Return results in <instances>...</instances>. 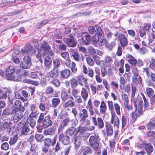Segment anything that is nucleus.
I'll use <instances>...</instances> for the list:
<instances>
[{"instance_id": "f257e3e1", "label": "nucleus", "mask_w": 155, "mask_h": 155, "mask_svg": "<svg viewBox=\"0 0 155 155\" xmlns=\"http://www.w3.org/2000/svg\"><path fill=\"white\" fill-rule=\"evenodd\" d=\"M21 52L24 57L23 58V61L20 63V67L23 69H29L31 66V63L29 54L32 55L34 54L35 50L31 46L27 45L22 48Z\"/></svg>"}, {"instance_id": "f03ea898", "label": "nucleus", "mask_w": 155, "mask_h": 155, "mask_svg": "<svg viewBox=\"0 0 155 155\" xmlns=\"http://www.w3.org/2000/svg\"><path fill=\"white\" fill-rule=\"evenodd\" d=\"M15 69L12 66H10L6 69L5 71V77L7 79L14 81H21L20 78L19 79L15 78L14 74L15 72Z\"/></svg>"}, {"instance_id": "7ed1b4c3", "label": "nucleus", "mask_w": 155, "mask_h": 155, "mask_svg": "<svg viewBox=\"0 0 155 155\" xmlns=\"http://www.w3.org/2000/svg\"><path fill=\"white\" fill-rule=\"evenodd\" d=\"M98 137H95L94 136H91L89 139L90 146L95 150L97 151V152L98 154L101 153V151L98 150L99 146L100 141L98 139Z\"/></svg>"}, {"instance_id": "20e7f679", "label": "nucleus", "mask_w": 155, "mask_h": 155, "mask_svg": "<svg viewBox=\"0 0 155 155\" xmlns=\"http://www.w3.org/2000/svg\"><path fill=\"white\" fill-rule=\"evenodd\" d=\"M63 41L68 47L74 48L77 45L74 38L71 34L69 35L68 37L64 38Z\"/></svg>"}, {"instance_id": "39448f33", "label": "nucleus", "mask_w": 155, "mask_h": 155, "mask_svg": "<svg viewBox=\"0 0 155 155\" xmlns=\"http://www.w3.org/2000/svg\"><path fill=\"white\" fill-rule=\"evenodd\" d=\"M58 134L59 141L61 142L64 145L68 144L70 142L69 137L68 135L65 134L63 133V130L61 131L58 130Z\"/></svg>"}, {"instance_id": "423d86ee", "label": "nucleus", "mask_w": 155, "mask_h": 155, "mask_svg": "<svg viewBox=\"0 0 155 155\" xmlns=\"http://www.w3.org/2000/svg\"><path fill=\"white\" fill-rule=\"evenodd\" d=\"M137 147L138 148H142L143 149H145L148 155H150V153L153 150V148L152 145L150 143L146 142L143 143H142L140 144Z\"/></svg>"}, {"instance_id": "0eeeda50", "label": "nucleus", "mask_w": 155, "mask_h": 155, "mask_svg": "<svg viewBox=\"0 0 155 155\" xmlns=\"http://www.w3.org/2000/svg\"><path fill=\"white\" fill-rule=\"evenodd\" d=\"M93 125L95 126H97L99 129H102L104 127V123L103 120L100 117H98L96 119L94 117H91Z\"/></svg>"}, {"instance_id": "6e6552de", "label": "nucleus", "mask_w": 155, "mask_h": 155, "mask_svg": "<svg viewBox=\"0 0 155 155\" xmlns=\"http://www.w3.org/2000/svg\"><path fill=\"white\" fill-rule=\"evenodd\" d=\"M22 112L20 110H16L15 109H12V115L13 119L15 122H18L23 117Z\"/></svg>"}, {"instance_id": "1a4fd4ad", "label": "nucleus", "mask_w": 155, "mask_h": 155, "mask_svg": "<svg viewBox=\"0 0 155 155\" xmlns=\"http://www.w3.org/2000/svg\"><path fill=\"white\" fill-rule=\"evenodd\" d=\"M121 97L123 101L125 107L128 110H132L133 109L132 106L128 104L129 101L127 95L125 93H122L121 95Z\"/></svg>"}, {"instance_id": "9d476101", "label": "nucleus", "mask_w": 155, "mask_h": 155, "mask_svg": "<svg viewBox=\"0 0 155 155\" xmlns=\"http://www.w3.org/2000/svg\"><path fill=\"white\" fill-rule=\"evenodd\" d=\"M118 38L120 44L123 47H124L127 45L128 43L127 38L124 34H120L118 35Z\"/></svg>"}, {"instance_id": "9b49d317", "label": "nucleus", "mask_w": 155, "mask_h": 155, "mask_svg": "<svg viewBox=\"0 0 155 155\" xmlns=\"http://www.w3.org/2000/svg\"><path fill=\"white\" fill-rule=\"evenodd\" d=\"M86 107L88 110L89 114L91 116H93L95 114H97L98 113V110L97 109L93 108L90 100L88 101Z\"/></svg>"}, {"instance_id": "f8f14e48", "label": "nucleus", "mask_w": 155, "mask_h": 155, "mask_svg": "<svg viewBox=\"0 0 155 155\" xmlns=\"http://www.w3.org/2000/svg\"><path fill=\"white\" fill-rule=\"evenodd\" d=\"M70 50L72 53V57L74 60L78 62L83 61V56L80 55L78 52L75 51L74 49L71 48Z\"/></svg>"}, {"instance_id": "ddd939ff", "label": "nucleus", "mask_w": 155, "mask_h": 155, "mask_svg": "<svg viewBox=\"0 0 155 155\" xmlns=\"http://www.w3.org/2000/svg\"><path fill=\"white\" fill-rule=\"evenodd\" d=\"M110 122L112 124H113L114 127H115L117 129L119 128L120 120L117 116L115 114H112Z\"/></svg>"}, {"instance_id": "4468645a", "label": "nucleus", "mask_w": 155, "mask_h": 155, "mask_svg": "<svg viewBox=\"0 0 155 155\" xmlns=\"http://www.w3.org/2000/svg\"><path fill=\"white\" fill-rule=\"evenodd\" d=\"M82 43L84 45H88L91 39L89 34L86 32L83 33L81 35Z\"/></svg>"}, {"instance_id": "2eb2a0df", "label": "nucleus", "mask_w": 155, "mask_h": 155, "mask_svg": "<svg viewBox=\"0 0 155 155\" xmlns=\"http://www.w3.org/2000/svg\"><path fill=\"white\" fill-rule=\"evenodd\" d=\"M61 98L63 101H65L69 99L72 100L74 99L73 97L68 94L64 90H62L61 92Z\"/></svg>"}, {"instance_id": "dca6fc26", "label": "nucleus", "mask_w": 155, "mask_h": 155, "mask_svg": "<svg viewBox=\"0 0 155 155\" xmlns=\"http://www.w3.org/2000/svg\"><path fill=\"white\" fill-rule=\"evenodd\" d=\"M88 117L87 111L85 109H83L78 114V119L80 121H84Z\"/></svg>"}, {"instance_id": "f3484780", "label": "nucleus", "mask_w": 155, "mask_h": 155, "mask_svg": "<svg viewBox=\"0 0 155 155\" xmlns=\"http://www.w3.org/2000/svg\"><path fill=\"white\" fill-rule=\"evenodd\" d=\"M14 108L16 110H20L21 111L23 112L25 110V108L24 106H21V102L19 100H17L15 101L14 104L13 105Z\"/></svg>"}, {"instance_id": "a211bd4d", "label": "nucleus", "mask_w": 155, "mask_h": 155, "mask_svg": "<svg viewBox=\"0 0 155 155\" xmlns=\"http://www.w3.org/2000/svg\"><path fill=\"white\" fill-rule=\"evenodd\" d=\"M70 121V119L69 117L63 120L61 123L60 124L58 130L59 131L63 130L64 128L68 125Z\"/></svg>"}, {"instance_id": "6ab92c4d", "label": "nucleus", "mask_w": 155, "mask_h": 155, "mask_svg": "<svg viewBox=\"0 0 155 155\" xmlns=\"http://www.w3.org/2000/svg\"><path fill=\"white\" fill-rule=\"evenodd\" d=\"M31 133V131L29 129L28 124L25 122L21 128V134L23 135H28Z\"/></svg>"}, {"instance_id": "aec40b11", "label": "nucleus", "mask_w": 155, "mask_h": 155, "mask_svg": "<svg viewBox=\"0 0 155 155\" xmlns=\"http://www.w3.org/2000/svg\"><path fill=\"white\" fill-rule=\"evenodd\" d=\"M66 133L68 135L71 137H75L78 134L76 129L72 127L68 128L66 130Z\"/></svg>"}, {"instance_id": "412c9836", "label": "nucleus", "mask_w": 155, "mask_h": 155, "mask_svg": "<svg viewBox=\"0 0 155 155\" xmlns=\"http://www.w3.org/2000/svg\"><path fill=\"white\" fill-rule=\"evenodd\" d=\"M52 122L51 120L50 117L49 116H45L43 121V126L45 128H47L51 126L52 124Z\"/></svg>"}, {"instance_id": "4be33fe9", "label": "nucleus", "mask_w": 155, "mask_h": 155, "mask_svg": "<svg viewBox=\"0 0 155 155\" xmlns=\"http://www.w3.org/2000/svg\"><path fill=\"white\" fill-rule=\"evenodd\" d=\"M105 127L107 135L108 136L112 135L113 133L112 126L110 123L107 122L105 124Z\"/></svg>"}, {"instance_id": "5701e85b", "label": "nucleus", "mask_w": 155, "mask_h": 155, "mask_svg": "<svg viewBox=\"0 0 155 155\" xmlns=\"http://www.w3.org/2000/svg\"><path fill=\"white\" fill-rule=\"evenodd\" d=\"M126 58L128 62L131 65H134L136 64L137 61L131 55L129 54H127L126 55Z\"/></svg>"}, {"instance_id": "b1692460", "label": "nucleus", "mask_w": 155, "mask_h": 155, "mask_svg": "<svg viewBox=\"0 0 155 155\" xmlns=\"http://www.w3.org/2000/svg\"><path fill=\"white\" fill-rule=\"evenodd\" d=\"M142 79L140 76H138L132 77V83L131 85H137L139 84H142Z\"/></svg>"}, {"instance_id": "393cba45", "label": "nucleus", "mask_w": 155, "mask_h": 155, "mask_svg": "<svg viewBox=\"0 0 155 155\" xmlns=\"http://www.w3.org/2000/svg\"><path fill=\"white\" fill-rule=\"evenodd\" d=\"M70 75V71L68 69H66L62 70L60 72V76L63 78L67 79Z\"/></svg>"}, {"instance_id": "a878e982", "label": "nucleus", "mask_w": 155, "mask_h": 155, "mask_svg": "<svg viewBox=\"0 0 155 155\" xmlns=\"http://www.w3.org/2000/svg\"><path fill=\"white\" fill-rule=\"evenodd\" d=\"M133 102L134 104V106L135 107V111L131 113V116L132 120H135L137 117L140 115L138 114H137L136 112L137 109L136 101L134 99Z\"/></svg>"}, {"instance_id": "bb28decb", "label": "nucleus", "mask_w": 155, "mask_h": 155, "mask_svg": "<svg viewBox=\"0 0 155 155\" xmlns=\"http://www.w3.org/2000/svg\"><path fill=\"white\" fill-rule=\"evenodd\" d=\"M81 97L83 99L86 101L88 96V91L86 88L83 87L81 89Z\"/></svg>"}, {"instance_id": "cd10ccee", "label": "nucleus", "mask_w": 155, "mask_h": 155, "mask_svg": "<svg viewBox=\"0 0 155 155\" xmlns=\"http://www.w3.org/2000/svg\"><path fill=\"white\" fill-rule=\"evenodd\" d=\"M112 58L111 57L108 55H106L104 57V63L103 65L104 67H107L112 62Z\"/></svg>"}, {"instance_id": "c85d7f7f", "label": "nucleus", "mask_w": 155, "mask_h": 155, "mask_svg": "<svg viewBox=\"0 0 155 155\" xmlns=\"http://www.w3.org/2000/svg\"><path fill=\"white\" fill-rule=\"evenodd\" d=\"M52 61L51 58L46 57L45 58L44 64L46 68L48 69L51 68L52 66Z\"/></svg>"}, {"instance_id": "c756f323", "label": "nucleus", "mask_w": 155, "mask_h": 155, "mask_svg": "<svg viewBox=\"0 0 155 155\" xmlns=\"http://www.w3.org/2000/svg\"><path fill=\"white\" fill-rule=\"evenodd\" d=\"M149 42L148 44L150 45V47L151 49H152V47H154V46L155 45L154 43L152 45H150V43H152L153 42L154 40L155 39V31H152L151 34L149 35Z\"/></svg>"}, {"instance_id": "7c9ffc66", "label": "nucleus", "mask_w": 155, "mask_h": 155, "mask_svg": "<svg viewBox=\"0 0 155 155\" xmlns=\"http://www.w3.org/2000/svg\"><path fill=\"white\" fill-rule=\"evenodd\" d=\"M82 141V139L81 137L80 136H77L75 138L74 141V142L75 148L76 149L79 148Z\"/></svg>"}, {"instance_id": "2f4dec72", "label": "nucleus", "mask_w": 155, "mask_h": 155, "mask_svg": "<svg viewBox=\"0 0 155 155\" xmlns=\"http://www.w3.org/2000/svg\"><path fill=\"white\" fill-rule=\"evenodd\" d=\"M49 75L51 78H56L58 76V71L57 69L54 68L49 72Z\"/></svg>"}, {"instance_id": "473e14b6", "label": "nucleus", "mask_w": 155, "mask_h": 155, "mask_svg": "<svg viewBox=\"0 0 155 155\" xmlns=\"http://www.w3.org/2000/svg\"><path fill=\"white\" fill-rule=\"evenodd\" d=\"M148 129H153L155 127V118H152L150 119V121L147 125Z\"/></svg>"}, {"instance_id": "72a5a7b5", "label": "nucleus", "mask_w": 155, "mask_h": 155, "mask_svg": "<svg viewBox=\"0 0 155 155\" xmlns=\"http://www.w3.org/2000/svg\"><path fill=\"white\" fill-rule=\"evenodd\" d=\"M55 127H51L44 130V133L46 135H53L54 134Z\"/></svg>"}, {"instance_id": "f704fd0d", "label": "nucleus", "mask_w": 155, "mask_h": 155, "mask_svg": "<svg viewBox=\"0 0 155 155\" xmlns=\"http://www.w3.org/2000/svg\"><path fill=\"white\" fill-rule=\"evenodd\" d=\"M63 107L64 108L68 107H73L75 106L74 102L71 100H68L63 104Z\"/></svg>"}, {"instance_id": "c9c22d12", "label": "nucleus", "mask_w": 155, "mask_h": 155, "mask_svg": "<svg viewBox=\"0 0 155 155\" xmlns=\"http://www.w3.org/2000/svg\"><path fill=\"white\" fill-rule=\"evenodd\" d=\"M87 79L85 78L84 76H80L78 77L77 79V81L79 84L81 86L83 85V83L86 85L87 84Z\"/></svg>"}, {"instance_id": "e433bc0d", "label": "nucleus", "mask_w": 155, "mask_h": 155, "mask_svg": "<svg viewBox=\"0 0 155 155\" xmlns=\"http://www.w3.org/2000/svg\"><path fill=\"white\" fill-rule=\"evenodd\" d=\"M100 113L102 114H104L107 110L106 104L104 101H102L101 103L100 107Z\"/></svg>"}, {"instance_id": "4c0bfd02", "label": "nucleus", "mask_w": 155, "mask_h": 155, "mask_svg": "<svg viewBox=\"0 0 155 155\" xmlns=\"http://www.w3.org/2000/svg\"><path fill=\"white\" fill-rule=\"evenodd\" d=\"M100 37L99 40L98 41V45L100 46H103L104 45H105L106 47L107 45V41L106 38L104 37L103 35L101 39Z\"/></svg>"}, {"instance_id": "58836bf2", "label": "nucleus", "mask_w": 155, "mask_h": 155, "mask_svg": "<svg viewBox=\"0 0 155 155\" xmlns=\"http://www.w3.org/2000/svg\"><path fill=\"white\" fill-rule=\"evenodd\" d=\"M27 124L28 123L32 128L35 127V121L33 119V118L28 117L27 119V121L26 122Z\"/></svg>"}, {"instance_id": "ea45409f", "label": "nucleus", "mask_w": 155, "mask_h": 155, "mask_svg": "<svg viewBox=\"0 0 155 155\" xmlns=\"http://www.w3.org/2000/svg\"><path fill=\"white\" fill-rule=\"evenodd\" d=\"M51 47L46 42H43L41 45L40 48L45 52H46Z\"/></svg>"}, {"instance_id": "a19ab883", "label": "nucleus", "mask_w": 155, "mask_h": 155, "mask_svg": "<svg viewBox=\"0 0 155 155\" xmlns=\"http://www.w3.org/2000/svg\"><path fill=\"white\" fill-rule=\"evenodd\" d=\"M70 83L72 88H76L78 84L77 80L74 78H72L70 80Z\"/></svg>"}, {"instance_id": "79ce46f5", "label": "nucleus", "mask_w": 155, "mask_h": 155, "mask_svg": "<svg viewBox=\"0 0 155 155\" xmlns=\"http://www.w3.org/2000/svg\"><path fill=\"white\" fill-rule=\"evenodd\" d=\"M60 100L58 98H54L52 100V107L55 108L59 104Z\"/></svg>"}, {"instance_id": "37998d69", "label": "nucleus", "mask_w": 155, "mask_h": 155, "mask_svg": "<svg viewBox=\"0 0 155 155\" xmlns=\"http://www.w3.org/2000/svg\"><path fill=\"white\" fill-rule=\"evenodd\" d=\"M53 63L54 68H58L61 64V62L59 59L55 58L53 60Z\"/></svg>"}, {"instance_id": "c03bdc74", "label": "nucleus", "mask_w": 155, "mask_h": 155, "mask_svg": "<svg viewBox=\"0 0 155 155\" xmlns=\"http://www.w3.org/2000/svg\"><path fill=\"white\" fill-rule=\"evenodd\" d=\"M146 92L149 97H151L152 96L154 95V92L153 90L151 88L147 87L146 88Z\"/></svg>"}, {"instance_id": "a18cd8bd", "label": "nucleus", "mask_w": 155, "mask_h": 155, "mask_svg": "<svg viewBox=\"0 0 155 155\" xmlns=\"http://www.w3.org/2000/svg\"><path fill=\"white\" fill-rule=\"evenodd\" d=\"M18 139V135H15L13 137L10 139L9 141L10 145H13L15 143L17 142Z\"/></svg>"}, {"instance_id": "49530a36", "label": "nucleus", "mask_w": 155, "mask_h": 155, "mask_svg": "<svg viewBox=\"0 0 155 155\" xmlns=\"http://www.w3.org/2000/svg\"><path fill=\"white\" fill-rule=\"evenodd\" d=\"M114 109H115L117 114L119 115H120V105L117 103H114Z\"/></svg>"}, {"instance_id": "de8ad7c7", "label": "nucleus", "mask_w": 155, "mask_h": 155, "mask_svg": "<svg viewBox=\"0 0 155 155\" xmlns=\"http://www.w3.org/2000/svg\"><path fill=\"white\" fill-rule=\"evenodd\" d=\"M54 89L51 86H48L46 87L45 90V93L46 94H51L53 93Z\"/></svg>"}, {"instance_id": "09e8293b", "label": "nucleus", "mask_w": 155, "mask_h": 155, "mask_svg": "<svg viewBox=\"0 0 155 155\" xmlns=\"http://www.w3.org/2000/svg\"><path fill=\"white\" fill-rule=\"evenodd\" d=\"M54 79L52 81H50V82L53 84L56 87H58L60 85L61 83L58 79L56 78Z\"/></svg>"}, {"instance_id": "8fccbe9b", "label": "nucleus", "mask_w": 155, "mask_h": 155, "mask_svg": "<svg viewBox=\"0 0 155 155\" xmlns=\"http://www.w3.org/2000/svg\"><path fill=\"white\" fill-rule=\"evenodd\" d=\"M97 32L96 35H98V37H101L104 35V32L100 27H98L97 28Z\"/></svg>"}, {"instance_id": "3c124183", "label": "nucleus", "mask_w": 155, "mask_h": 155, "mask_svg": "<svg viewBox=\"0 0 155 155\" xmlns=\"http://www.w3.org/2000/svg\"><path fill=\"white\" fill-rule=\"evenodd\" d=\"M68 117V114L67 112L60 114L58 115V118L60 119H64Z\"/></svg>"}, {"instance_id": "603ef678", "label": "nucleus", "mask_w": 155, "mask_h": 155, "mask_svg": "<svg viewBox=\"0 0 155 155\" xmlns=\"http://www.w3.org/2000/svg\"><path fill=\"white\" fill-rule=\"evenodd\" d=\"M45 114L42 113H41L38 117V122L39 123H41L44 120L45 117Z\"/></svg>"}, {"instance_id": "864d4df0", "label": "nucleus", "mask_w": 155, "mask_h": 155, "mask_svg": "<svg viewBox=\"0 0 155 155\" xmlns=\"http://www.w3.org/2000/svg\"><path fill=\"white\" fill-rule=\"evenodd\" d=\"M86 60L87 64L90 66H93L94 64L93 60L90 57H87Z\"/></svg>"}, {"instance_id": "5fc2aeb1", "label": "nucleus", "mask_w": 155, "mask_h": 155, "mask_svg": "<svg viewBox=\"0 0 155 155\" xmlns=\"http://www.w3.org/2000/svg\"><path fill=\"white\" fill-rule=\"evenodd\" d=\"M71 91V94L74 97L78 95L79 93V91L76 88H72Z\"/></svg>"}, {"instance_id": "6e6d98bb", "label": "nucleus", "mask_w": 155, "mask_h": 155, "mask_svg": "<svg viewBox=\"0 0 155 155\" xmlns=\"http://www.w3.org/2000/svg\"><path fill=\"white\" fill-rule=\"evenodd\" d=\"M124 60L122 59L120 61V67L119 68V72L122 74H123L124 72Z\"/></svg>"}, {"instance_id": "4d7b16f0", "label": "nucleus", "mask_w": 155, "mask_h": 155, "mask_svg": "<svg viewBox=\"0 0 155 155\" xmlns=\"http://www.w3.org/2000/svg\"><path fill=\"white\" fill-rule=\"evenodd\" d=\"M35 138L38 142L42 141L44 140L43 136L41 134H36L35 136Z\"/></svg>"}, {"instance_id": "13d9d810", "label": "nucleus", "mask_w": 155, "mask_h": 155, "mask_svg": "<svg viewBox=\"0 0 155 155\" xmlns=\"http://www.w3.org/2000/svg\"><path fill=\"white\" fill-rule=\"evenodd\" d=\"M7 97V94L5 91H4L0 88V99H4Z\"/></svg>"}, {"instance_id": "bf43d9fd", "label": "nucleus", "mask_w": 155, "mask_h": 155, "mask_svg": "<svg viewBox=\"0 0 155 155\" xmlns=\"http://www.w3.org/2000/svg\"><path fill=\"white\" fill-rule=\"evenodd\" d=\"M9 0H2V3H0V7H3L4 6L9 5Z\"/></svg>"}, {"instance_id": "052dcab7", "label": "nucleus", "mask_w": 155, "mask_h": 155, "mask_svg": "<svg viewBox=\"0 0 155 155\" xmlns=\"http://www.w3.org/2000/svg\"><path fill=\"white\" fill-rule=\"evenodd\" d=\"M8 99L10 103L13 104V101L15 99V97L14 94H10L8 96Z\"/></svg>"}, {"instance_id": "680f3d73", "label": "nucleus", "mask_w": 155, "mask_h": 155, "mask_svg": "<svg viewBox=\"0 0 155 155\" xmlns=\"http://www.w3.org/2000/svg\"><path fill=\"white\" fill-rule=\"evenodd\" d=\"M61 55L64 59L68 60L69 58L68 53V52H63L61 53Z\"/></svg>"}, {"instance_id": "e2e57ef3", "label": "nucleus", "mask_w": 155, "mask_h": 155, "mask_svg": "<svg viewBox=\"0 0 155 155\" xmlns=\"http://www.w3.org/2000/svg\"><path fill=\"white\" fill-rule=\"evenodd\" d=\"M100 37L98 38L96 34L92 37V41L94 45H96L98 42Z\"/></svg>"}, {"instance_id": "0e129e2a", "label": "nucleus", "mask_w": 155, "mask_h": 155, "mask_svg": "<svg viewBox=\"0 0 155 155\" xmlns=\"http://www.w3.org/2000/svg\"><path fill=\"white\" fill-rule=\"evenodd\" d=\"M71 69L72 72L73 73H76L77 71V68L76 67V64L74 62H72L71 65Z\"/></svg>"}, {"instance_id": "69168bd1", "label": "nucleus", "mask_w": 155, "mask_h": 155, "mask_svg": "<svg viewBox=\"0 0 155 155\" xmlns=\"http://www.w3.org/2000/svg\"><path fill=\"white\" fill-rule=\"evenodd\" d=\"M51 140L49 138H46L45 139L44 141L45 145L48 147H49L51 145Z\"/></svg>"}, {"instance_id": "338daca9", "label": "nucleus", "mask_w": 155, "mask_h": 155, "mask_svg": "<svg viewBox=\"0 0 155 155\" xmlns=\"http://www.w3.org/2000/svg\"><path fill=\"white\" fill-rule=\"evenodd\" d=\"M86 127L85 126H79L77 127L76 129L77 133L80 132L82 133V132L85 131L86 130Z\"/></svg>"}, {"instance_id": "774afa93", "label": "nucleus", "mask_w": 155, "mask_h": 155, "mask_svg": "<svg viewBox=\"0 0 155 155\" xmlns=\"http://www.w3.org/2000/svg\"><path fill=\"white\" fill-rule=\"evenodd\" d=\"M150 67L155 70V60L152 59L150 61Z\"/></svg>"}]
</instances>
